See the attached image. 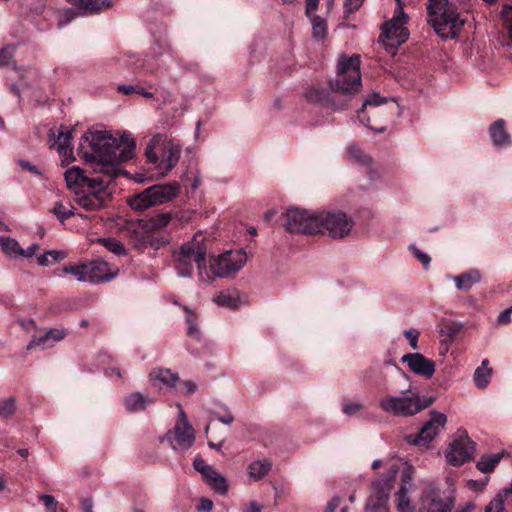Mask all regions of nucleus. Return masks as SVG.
I'll use <instances>...</instances> for the list:
<instances>
[{"mask_svg":"<svg viewBox=\"0 0 512 512\" xmlns=\"http://www.w3.org/2000/svg\"><path fill=\"white\" fill-rule=\"evenodd\" d=\"M92 152L85 153L84 159L91 164L95 173L103 175L96 185H91L76 194V202L87 211L103 208L109 199L106 188L109 182L124 171L120 164L132 159L135 155L136 143L129 134L116 137L106 130L89 131L84 134Z\"/></svg>","mask_w":512,"mask_h":512,"instance_id":"obj_1","label":"nucleus"},{"mask_svg":"<svg viewBox=\"0 0 512 512\" xmlns=\"http://www.w3.org/2000/svg\"><path fill=\"white\" fill-rule=\"evenodd\" d=\"M399 472L401 473V484L399 490L395 493L397 511L416 512V507L408 495L414 486V469L409 464H404L402 469L397 464H391L385 476L372 482L371 494L367 500L365 512H390V493Z\"/></svg>","mask_w":512,"mask_h":512,"instance_id":"obj_2","label":"nucleus"},{"mask_svg":"<svg viewBox=\"0 0 512 512\" xmlns=\"http://www.w3.org/2000/svg\"><path fill=\"white\" fill-rule=\"evenodd\" d=\"M207 242L202 232H197L191 240L183 243L174 252L175 269L180 277H191L194 264L197 266L199 281L205 285L211 284L206 266Z\"/></svg>","mask_w":512,"mask_h":512,"instance_id":"obj_3","label":"nucleus"},{"mask_svg":"<svg viewBox=\"0 0 512 512\" xmlns=\"http://www.w3.org/2000/svg\"><path fill=\"white\" fill-rule=\"evenodd\" d=\"M466 0H428V23L442 38L453 39L464 26L466 19L458 11Z\"/></svg>","mask_w":512,"mask_h":512,"instance_id":"obj_4","label":"nucleus"},{"mask_svg":"<svg viewBox=\"0 0 512 512\" xmlns=\"http://www.w3.org/2000/svg\"><path fill=\"white\" fill-rule=\"evenodd\" d=\"M331 88L333 91L344 95H351L360 91L361 73L359 56L340 57L337 76L331 82Z\"/></svg>","mask_w":512,"mask_h":512,"instance_id":"obj_5","label":"nucleus"},{"mask_svg":"<svg viewBox=\"0 0 512 512\" xmlns=\"http://www.w3.org/2000/svg\"><path fill=\"white\" fill-rule=\"evenodd\" d=\"M431 401L422 400L420 395L413 391H406L402 395H386L379 400L380 408L393 416H413L430 405Z\"/></svg>","mask_w":512,"mask_h":512,"instance_id":"obj_6","label":"nucleus"},{"mask_svg":"<svg viewBox=\"0 0 512 512\" xmlns=\"http://www.w3.org/2000/svg\"><path fill=\"white\" fill-rule=\"evenodd\" d=\"M178 192L179 184L176 182L153 185L131 198L129 204L133 209L142 211L171 201Z\"/></svg>","mask_w":512,"mask_h":512,"instance_id":"obj_7","label":"nucleus"},{"mask_svg":"<svg viewBox=\"0 0 512 512\" xmlns=\"http://www.w3.org/2000/svg\"><path fill=\"white\" fill-rule=\"evenodd\" d=\"M247 256L243 250L227 251L210 259L208 276L211 283L215 278L234 276L246 264Z\"/></svg>","mask_w":512,"mask_h":512,"instance_id":"obj_8","label":"nucleus"},{"mask_svg":"<svg viewBox=\"0 0 512 512\" xmlns=\"http://www.w3.org/2000/svg\"><path fill=\"white\" fill-rule=\"evenodd\" d=\"M408 16L404 12L400 0H396V7L394 15L391 20L387 21L382 27V41L387 47L393 49L404 43L409 36L408 30L405 27Z\"/></svg>","mask_w":512,"mask_h":512,"instance_id":"obj_9","label":"nucleus"},{"mask_svg":"<svg viewBox=\"0 0 512 512\" xmlns=\"http://www.w3.org/2000/svg\"><path fill=\"white\" fill-rule=\"evenodd\" d=\"M353 224L352 218L342 211H321L318 215L319 233H327L333 239L348 236Z\"/></svg>","mask_w":512,"mask_h":512,"instance_id":"obj_10","label":"nucleus"},{"mask_svg":"<svg viewBox=\"0 0 512 512\" xmlns=\"http://www.w3.org/2000/svg\"><path fill=\"white\" fill-rule=\"evenodd\" d=\"M319 212L291 208L286 212L285 229L290 233L316 234L319 233Z\"/></svg>","mask_w":512,"mask_h":512,"instance_id":"obj_11","label":"nucleus"},{"mask_svg":"<svg viewBox=\"0 0 512 512\" xmlns=\"http://www.w3.org/2000/svg\"><path fill=\"white\" fill-rule=\"evenodd\" d=\"M178 407L179 413L176 425L173 431L167 433L166 437L174 450L185 451L195 442V431L181 405H178Z\"/></svg>","mask_w":512,"mask_h":512,"instance_id":"obj_12","label":"nucleus"},{"mask_svg":"<svg viewBox=\"0 0 512 512\" xmlns=\"http://www.w3.org/2000/svg\"><path fill=\"white\" fill-rule=\"evenodd\" d=\"M446 422L447 417L445 414L433 412L431 419L423 425L417 435L406 436L407 443L427 448L440 429L444 428Z\"/></svg>","mask_w":512,"mask_h":512,"instance_id":"obj_13","label":"nucleus"},{"mask_svg":"<svg viewBox=\"0 0 512 512\" xmlns=\"http://www.w3.org/2000/svg\"><path fill=\"white\" fill-rule=\"evenodd\" d=\"M453 506L452 499L444 500L440 491L429 484L420 494L418 512H451Z\"/></svg>","mask_w":512,"mask_h":512,"instance_id":"obj_14","label":"nucleus"},{"mask_svg":"<svg viewBox=\"0 0 512 512\" xmlns=\"http://www.w3.org/2000/svg\"><path fill=\"white\" fill-rule=\"evenodd\" d=\"M473 452V442L468 438V436H464L454 440L450 444L446 452V459L449 464L453 466H460L471 459Z\"/></svg>","mask_w":512,"mask_h":512,"instance_id":"obj_15","label":"nucleus"},{"mask_svg":"<svg viewBox=\"0 0 512 512\" xmlns=\"http://www.w3.org/2000/svg\"><path fill=\"white\" fill-rule=\"evenodd\" d=\"M401 361L406 363L409 369L417 375L431 378L435 373V363L421 353H407Z\"/></svg>","mask_w":512,"mask_h":512,"instance_id":"obj_16","label":"nucleus"},{"mask_svg":"<svg viewBox=\"0 0 512 512\" xmlns=\"http://www.w3.org/2000/svg\"><path fill=\"white\" fill-rule=\"evenodd\" d=\"M89 283L98 284L112 280L118 274V268L102 260L87 263Z\"/></svg>","mask_w":512,"mask_h":512,"instance_id":"obj_17","label":"nucleus"},{"mask_svg":"<svg viewBox=\"0 0 512 512\" xmlns=\"http://www.w3.org/2000/svg\"><path fill=\"white\" fill-rule=\"evenodd\" d=\"M64 176L68 188L73 190L75 194H78V192L86 187L96 185L97 181L103 178V175L96 178H90L86 175V172L83 169L77 166L67 169Z\"/></svg>","mask_w":512,"mask_h":512,"instance_id":"obj_18","label":"nucleus"},{"mask_svg":"<svg viewBox=\"0 0 512 512\" xmlns=\"http://www.w3.org/2000/svg\"><path fill=\"white\" fill-rule=\"evenodd\" d=\"M66 335L67 331L64 328L50 329L39 337L34 336L28 343L27 349L31 350L36 347H41L42 349L50 348L54 346L56 342H59L62 339H64Z\"/></svg>","mask_w":512,"mask_h":512,"instance_id":"obj_19","label":"nucleus"},{"mask_svg":"<svg viewBox=\"0 0 512 512\" xmlns=\"http://www.w3.org/2000/svg\"><path fill=\"white\" fill-rule=\"evenodd\" d=\"M149 377L154 386L163 385L166 387H174L179 381L177 373H173L170 369L165 368L151 371Z\"/></svg>","mask_w":512,"mask_h":512,"instance_id":"obj_20","label":"nucleus"},{"mask_svg":"<svg viewBox=\"0 0 512 512\" xmlns=\"http://www.w3.org/2000/svg\"><path fill=\"white\" fill-rule=\"evenodd\" d=\"M481 274L477 269H471L467 272L461 273L453 277V281L458 290L468 291L471 287L480 282Z\"/></svg>","mask_w":512,"mask_h":512,"instance_id":"obj_21","label":"nucleus"},{"mask_svg":"<svg viewBox=\"0 0 512 512\" xmlns=\"http://www.w3.org/2000/svg\"><path fill=\"white\" fill-rule=\"evenodd\" d=\"M489 133L495 146L500 147L510 143V137L505 129V121L503 119L493 122L489 128Z\"/></svg>","mask_w":512,"mask_h":512,"instance_id":"obj_22","label":"nucleus"},{"mask_svg":"<svg viewBox=\"0 0 512 512\" xmlns=\"http://www.w3.org/2000/svg\"><path fill=\"white\" fill-rule=\"evenodd\" d=\"M153 402V398L139 392H133L125 398V407L129 412H139Z\"/></svg>","mask_w":512,"mask_h":512,"instance_id":"obj_23","label":"nucleus"},{"mask_svg":"<svg viewBox=\"0 0 512 512\" xmlns=\"http://www.w3.org/2000/svg\"><path fill=\"white\" fill-rule=\"evenodd\" d=\"M272 463L268 459L253 461L248 466L249 477L255 481L264 478L270 471Z\"/></svg>","mask_w":512,"mask_h":512,"instance_id":"obj_24","label":"nucleus"},{"mask_svg":"<svg viewBox=\"0 0 512 512\" xmlns=\"http://www.w3.org/2000/svg\"><path fill=\"white\" fill-rule=\"evenodd\" d=\"M165 159L164 161L167 163L165 172L162 174H167L179 161L181 148L178 144L173 142H169L164 147Z\"/></svg>","mask_w":512,"mask_h":512,"instance_id":"obj_25","label":"nucleus"},{"mask_svg":"<svg viewBox=\"0 0 512 512\" xmlns=\"http://www.w3.org/2000/svg\"><path fill=\"white\" fill-rule=\"evenodd\" d=\"M71 3L86 12H97L111 5L110 0H71Z\"/></svg>","mask_w":512,"mask_h":512,"instance_id":"obj_26","label":"nucleus"},{"mask_svg":"<svg viewBox=\"0 0 512 512\" xmlns=\"http://www.w3.org/2000/svg\"><path fill=\"white\" fill-rule=\"evenodd\" d=\"M72 138V130H61L57 139L53 143V147L58 151L61 156H67L72 152L70 142Z\"/></svg>","mask_w":512,"mask_h":512,"instance_id":"obj_27","label":"nucleus"},{"mask_svg":"<svg viewBox=\"0 0 512 512\" xmlns=\"http://www.w3.org/2000/svg\"><path fill=\"white\" fill-rule=\"evenodd\" d=\"M503 452L483 455L477 463V468L483 473L492 472L500 462Z\"/></svg>","mask_w":512,"mask_h":512,"instance_id":"obj_28","label":"nucleus"},{"mask_svg":"<svg viewBox=\"0 0 512 512\" xmlns=\"http://www.w3.org/2000/svg\"><path fill=\"white\" fill-rule=\"evenodd\" d=\"M185 312V323L187 325V334L188 336L195 338L197 340L200 339V330L197 326V315L196 313L188 308L187 306L183 307Z\"/></svg>","mask_w":512,"mask_h":512,"instance_id":"obj_29","label":"nucleus"},{"mask_svg":"<svg viewBox=\"0 0 512 512\" xmlns=\"http://www.w3.org/2000/svg\"><path fill=\"white\" fill-rule=\"evenodd\" d=\"M193 467L203 475L207 484L212 481L214 477L218 476L219 473L213 466L207 464L205 460L199 457L194 459Z\"/></svg>","mask_w":512,"mask_h":512,"instance_id":"obj_30","label":"nucleus"},{"mask_svg":"<svg viewBox=\"0 0 512 512\" xmlns=\"http://www.w3.org/2000/svg\"><path fill=\"white\" fill-rule=\"evenodd\" d=\"M0 246L5 255L9 257L21 256V253H23L18 241L10 237L0 236Z\"/></svg>","mask_w":512,"mask_h":512,"instance_id":"obj_31","label":"nucleus"},{"mask_svg":"<svg viewBox=\"0 0 512 512\" xmlns=\"http://www.w3.org/2000/svg\"><path fill=\"white\" fill-rule=\"evenodd\" d=\"M312 25L313 37L318 40H323L327 36V23L324 18L320 16L309 17Z\"/></svg>","mask_w":512,"mask_h":512,"instance_id":"obj_32","label":"nucleus"},{"mask_svg":"<svg viewBox=\"0 0 512 512\" xmlns=\"http://www.w3.org/2000/svg\"><path fill=\"white\" fill-rule=\"evenodd\" d=\"M63 273L73 275L79 282H89L87 263L65 266Z\"/></svg>","mask_w":512,"mask_h":512,"instance_id":"obj_33","label":"nucleus"},{"mask_svg":"<svg viewBox=\"0 0 512 512\" xmlns=\"http://www.w3.org/2000/svg\"><path fill=\"white\" fill-rule=\"evenodd\" d=\"M492 369L490 367H478L474 373V382L478 388H485L490 381Z\"/></svg>","mask_w":512,"mask_h":512,"instance_id":"obj_34","label":"nucleus"},{"mask_svg":"<svg viewBox=\"0 0 512 512\" xmlns=\"http://www.w3.org/2000/svg\"><path fill=\"white\" fill-rule=\"evenodd\" d=\"M462 328L463 325L460 323H447L439 332L445 337V342L452 343Z\"/></svg>","mask_w":512,"mask_h":512,"instance_id":"obj_35","label":"nucleus"},{"mask_svg":"<svg viewBox=\"0 0 512 512\" xmlns=\"http://www.w3.org/2000/svg\"><path fill=\"white\" fill-rule=\"evenodd\" d=\"M99 242L110 252L115 255L121 256L126 254V249L123 244L114 238H101Z\"/></svg>","mask_w":512,"mask_h":512,"instance_id":"obj_36","label":"nucleus"},{"mask_svg":"<svg viewBox=\"0 0 512 512\" xmlns=\"http://www.w3.org/2000/svg\"><path fill=\"white\" fill-rule=\"evenodd\" d=\"M215 302L224 307L235 308L239 304V299L236 294L231 292H221L216 296Z\"/></svg>","mask_w":512,"mask_h":512,"instance_id":"obj_37","label":"nucleus"},{"mask_svg":"<svg viewBox=\"0 0 512 512\" xmlns=\"http://www.w3.org/2000/svg\"><path fill=\"white\" fill-rule=\"evenodd\" d=\"M348 151L349 156L356 163L363 166H369L371 164V158L360 147L353 145Z\"/></svg>","mask_w":512,"mask_h":512,"instance_id":"obj_38","label":"nucleus"},{"mask_svg":"<svg viewBox=\"0 0 512 512\" xmlns=\"http://www.w3.org/2000/svg\"><path fill=\"white\" fill-rule=\"evenodd\" d=\"M51 212L61 221H65L75 214L74 207L66 206L62 202H57Z\"/></svg>","mask_w":512,"mask_h":512,"instance_id":"obj_39","label":"nucleus"},{"mask_svg":"<svg viewBox=\"0 0 512 512\" xmlns=\"http://www.w3.org/2000/svg\"><path fill=\"white\" fill-rule=\"evenodd\" d=\"M162 142V135L157 134L153 136L146 147L145 155L149 162L156 163L158 161V155L156 153L157 146Z\"/></svg>","mask_w":512,"mask_h":512,"instance_id":"obj_40","label":"nucleus"},{"mask_svg":"<svg viewBox=\"0 0 512 512\" xmlns=\"http://www.w3.org/2000/svg\"><path fill=\"white\" fill-rule=\"evenodd\" d=\"M506 498L507 496L500 491L486 506L485 512H504V502Z\"/></svg>","mask_w":512,"mask_h":512,"instance_id":"obj_41","label":"nucleus"},{"mask_svg":"<svg viewBox=\"0 0 512 512\" xmlns=\"http://www.w3.org/2000/svg\"><path fill=\"white\" fill-rule=\"evenodd\" d=\"M15 46H6L0 49V66H15Z\"/></svg>","mask_w":512,"mask_h":512,"instance_id":"obj_42","label":"nucleus"},{"mask_svg":"<svg viewBox=\"0 0 512 512\" xmlns=\"http://www.w3.org/2000/svg\"><path fill=\"white\" fill-rule=\"evenodd\" d=\"M208 485L222 495L226 494L229 488L227 479L221 473H218Z\"/></svg>","mask_w":512,"mask_h":512,"instance_id":"obj_43","label":"nucleus"},{"mask_svg":"<svg viewBox=\"0 0 512 512\" xmlns=\"http://www.w3.org/2000/svg\"><path fill=\"white\" fill-rule=\"evenodd\" d=\"M16 410V404L14 398H6L0 401V417L8 418L14 414Z\"/></svg>","mask_w":512,"mask_h":512,"instance_id":"obj_44","label":"nucleus"},{"mask_svg":"<svg viewBox=\"0 0 512 512\" xmlns=\"http://www.w3.org/2000/svg\"><path fill=\"white\" fill-rule=\"evenodd\" d=\"M118 90L122 92L125 95H130L132 93L140 94L144 96L145 98H152L153 94L151 92H147L144 90L141 86H134V85H121L118 87Z\"/></svg>","mask_w":512,"mask_h":512,"instance_id":"obj_45","label":"nucleus"},{"mask_svg":"<svg viewBox=\"0 0 512 512\" xmlns=\"http://www.w3.org/2000/svg\"><path fill=\"white\" fill-rule=\"evenodd\" d=\"M387 102V98L380 96L377 93L370 95L363 103L361 110L359 113L360 120L364 123V120L361 118V113L364 111L367 106H379Z\"/></svg>","mask_w":512,"mask_h":512,"instance_id":"obj_46","label":"nucleus"},{"mask_svg":"<svg viewBox=\"0 0 512 512\" xmlns=\"http://www.w3.org/2000/svg\"><path fill=\"white\" fill-rule=\"evenodd\" d=\"M171 221V215L169 213H160L157 214L150 219V224L152 228H163L169 224Z\"/></svg>","mask_w":512,"mask_h":512,"instance_id":"obj_47","label":"nucleus"},{"mask_svg":"<svg viewBox=\"0 0 512 512\" xmlns=\"http://www.w3.org/2000/svg\"><path fill=\"white\" fill-rule=\"evenodd\" d=\"M501 16L509 30V35L512 38V6L504 5L502 7Z\"/></svg>","mask_w":512,"mask_h":512,"instance_id":"obj_48","label":"nucleus"},{"mask_svg":"<svg viewBox=\"0 0 512 512\" xmlns=\"http://www.w3.org/2000/svg\"><path fill=\"white\" fill-rule=\"evenodd\" d=\"M363 1L364 0H345V3H344V13H345L346 17L349 14H352L356 10H358L362 6Z\"/></svg>","mask_w":512,"mask_h":512,"instance_id":"obj_49","label":"nucleus"},{"mask_svg":"<svg viewBox=\"0 0 512 512\" xmlns=\"http://www.w3.org/2000/svg\"><path fill=\"white\" fill-rule=\"evenodd\" d=\"M212 414L215 419H217L219 422L223 424L231 425L234 422V416L229 410H225L224 413L222 414L213 411Z\"/></svg>","mask_w":512,"mask_h":512,"instance_id":"obj_50","label":"nucleus"},{"mask_svg":"<svg viewBox=\"0 0 512 512\" xmlns=\"http://www.w3.org/2000/svg\"><path fill=\"white\" fill-rule=\"evenodd\" d=\"M363 409V405L358 402H346L343 404L342 411L347 415H355Z\"/></svg>","mask_w":512,"mask_h":512,"instance_id":"obj_51","label":"nucleus"},{"mask_svg":"<svg viewBox=\"0 0 512 512\" xmlns=\"http://www.w3.org/2000/svg\"><path fill=\"white\" fill-rule=\"evenodd\" d=\"M404 336L408 339L410 346L413 349L418 348L419 331L416 329H409L404 331Z\"/></svg>","mask_w":512,"mask_h":512,"instance_id":"obj_52","label":"nucleus"},{"mask_svg":"<svg viewBox=\"0 0 512 512\" xmlns=\"http://www.w3.org/2000/svg\"><path fill=\"white\" fill-rule=\"evenodd\" d=\"M334 0L328 1V6H331ZM319 0H306V14L308 17L316 16L315 12L318 8Z\"/></svg>","mask_w":512,"mask_h":512,"instance_id":"obj_53","label":"nucleus"},{"mask_svg":"<svg viewBox=\"0 0 512 512\" xmlns=\"http://www.w3.org/2000/svg\"><path fill=\"white\" fill-rule=\"evenodd\" d=\"M411 251L413 252L414 256L425 266L427 267L430 264L431 258L426 253L422 252L418 248L411 246Z\"/></svg>","mask_w":512,"mask_h":512,"instance_id":"obj_54","label":"nucleus"},{"mask_svg":"<svg viewBox=\"0 0 512 512\" xmlns=\"http://www.w3.org/2000/svg\"><path fill=\"white\" fill-rule=\"evenodd\" d=\"M76 16V13L72 9L64 10L59 19V27H62L71 22Z\"/></svg>","mask_w":512,"mask_h":512,"instance_id":"obj_55","label":"nucleus"},{"mask_svg":"<svg viewBox=\"0 0 512 512\" xmlns=\"http://www.w3.org/2000/svg\"><path fill=\"white\" fill-rule=\"evenodd\" d=\"M39 499L43 502L47 510L57 508V501L54 496L45 494L41 495Z\"/></svg>","mask_w":512,"mask_h":512,"instance_id":"obj_56","label":"nucleus"},{"mask_svg":"<svg viewBox=\"0 0 512 512\" xmlns=\"http://www.w3.org/2000/svg\"><path fill=\"white\" fill-rule=\"evenodd\" d=\"M213 509V502L208 498H202L200 500L199 505L197 506V510L199 512H210Z\"/></svg>","mask_w":512,"mask_h":512,"instance_id":"obj_57","label":"nucleus"},{"mask_svg":"<svg viewBox=\"0 0 512 512\" xmlns=\"http://www.w3.org/2000/svg\"><path fill=\"white\" fill-rule=\"evenodd\" d=\"M512 309L507 308L503 310L497 318L499 324H508L511 322Z\"/></svg>","mask_w":512,"mask_h":512,"instance_id":"obj_58","label":"nucleus"},{"mask_svg":"<svg viewBox=\"0 0 512 512\" xmlns=\"http://www.w3.org/2000/svg\"><path fill=\"white\" fill-rule=\"evenodd\" d=\"M341 502V498L339 496H334L327 504L324 512H335V510L339 507Z\"/></svg>","mask_w":512,"mask_h":512,"instance_id":"obj_59","label":"nucleus"},{"mask_svg":"<svg viewBox=\"0 0 512 512\" xmlns=\"http://www.w3.org/2000/svg\"><path fill=\"white\" fill-rule=\"evenodd\" d=\"M19 165H20V166L22 167V169H24V170H27V171H29V172H31V173L36 174V175H39V174H40V172H39L38 168H37L35 165H33V164H31L30 162H28V161L20 160V161H19Z\"/></svg>","mask_w":512,"mask_h":512,"instance_id":"obj_60","label":"nucleus"},{"mask_svg":"<svg viewBox=\"0 0 512 512\" xmlns=\"http://www.w3.org/2000/svg\"><path fill=\"white\" fill-rule=\"evenodd\" d=\"M488 481H489L488 477H485L482 480H470L469 481V486L471 488L481 490V489H483L487 485Z\"/></svg>","mask_w":512,"mask_h":512,"instance_id":"obj_61","label":"nucleus"},{"mask_svg":"<svg viewBox=\"0 0 512 512\" xmlns=\"http://www.w3.org/2000/svg\"><path fill=\"white\" fill-rule=\"evenodd\" d=\"M38 248H39L38 244H32L26 250L23 249V253H21V256H24L27 258L32 257L36 253Z\"/></svg>","mask_w":512,"mask_h":512,"instance_id":"obj_62","label":"nucleus"},{"mask_svg":"<svg viewBox=\"0 0 512 512\" xmlns=\"http://www.w3.org/2000/svg\"><path fill=\"white\" fill-rule=\"evenodd\" d=\"M50 259H52L51 261H58L59 259H63L66 255L64 252L62 251H56V250H51V251H48L47 252Z\"/></svg>","mask_w":512,"mask_h":512,"instance_id":"obj_63","label":"nucleus"},{"mask_svg":"<svg viewBox=\"0 0 512 512\" xmlns=\"http://www.w3.org/2000/svg\"><path fill=\"white\" fill-rule=\"evenodd\" d=\"M81 504L84 512H93V501L91 498L83 499Z\"/></svg>","mask_w":512,"mask_h":512,"instance_id":"obj_64","label":"nucleus"}]
</instances>
